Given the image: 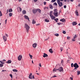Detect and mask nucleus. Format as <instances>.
Returning <instances> with one entry per match:
<instances>
[{"label":"nucleus","mask_w":80,"mask_h":80,"mask_svg":"<svg viewBox=\"0 0 80 80\" xmlns=\"http://www.w3.org/2000/svg\"><path fill=\"white\" fill-rule=\"evenodd\" d=\"M74 67L75 68L74 69H73V71L74 72H75L76 71V70H77L78 68L79 67V66H78V64H77V63H75L73 65Z\"/></svg>","instance_id":"f257e3e1"},{"label":"nucleus","mask_w":80,"mask_h":80,"mask_svg":"<svg viewBox=\"0 0 80 80\" xmlns=\"http://www.w3.org/2000/svg\"><path fill=\"white\" fill-rule=\"evenodd\" d=\"M24 27L27 30V33H28V32H29V29H30V26L28 25L27 24L25 23V24Z\"/></svg>","instance_id":"f03ea898"},{"label":"nucleus","mask_w":80,"mask_h":80,"mask_svg":"<svg viewBox=\"0 0 80 80\" xmlns=\"http://www.w3.org/2000/svg\"><path fill=\"white\" fill-rule=\"evenodd\" d=\"M22 58V55H19L18 57V60L19 61H21Z\"/></svg>","instance_id":"7ed1b4c3"},{"label":"nucleus","mask_w":80,"mask_h":80,"mask_svg":"<svg viewBox=\"0 0 80 80\" xmlns=\"http://www.w3.org/2000/svg\"><path fill=\"white\" fill-rule=\"evenodd\" d=\"M58 3V5H59V7H62V5H63V3H62V2H60V1H59V2H57Z\"/></svg>","instance_id":"20e7f679"},{"label":"nucleus","mask_w":80,"mask_h":80,"mask_svg":"<svg viewBox=\"0 0 80 80\" xmlns=\"http://www.w3.org/2000/svg\"><path fill=\"white\" fill-rule=\"evenodd\" d=\"M58 71H59V72H62V71H63V68L62 67H60L58 69Z\"/></svg>","instance_id":"39448f33"},{"label":"nucleus","mask_w":80,"mask_h":80,"mask_svg":"<svg viewBox=\"0 0 80 80\" xmlns=\"http://www.w3.org/2000/svg\"><path fill=\"white\" fill-rule=\"evenodd\" d=\"M37 12V9H34L32 10V12L33 13H34V14L36 13Z\"/></svg>","instance_id":"423d86ee"},{"label":"nucleus","mask_w":80,"mask_h":80,"mask_svg":"<svg viewBox=\"0 0 80 80\" xmlns=\"http://www.w3.org/2000/svg\"><path fill=\"white\" fill-rule=\"evenodd\" d=\"M72 25L73 26H74V25H77V23L76 22H72Z\"/></svg>","instance_id":"0eeeda50"},{"label":"nucleus","mask_w":80,"mask_h":80,"mask_svg":"<svg viewBox=\"0 0 80 80\" xmlns=\"http://www.w3.org/2000/svg\"><path fill=\"white\" fill-rule=\"evenodd\" d=\"M54 15L55 16V17L58 16V12H54L53 13Z\"/></svg>","instance_id":"6e6552de"},{"label":"nucleus","mask_w":80,"mask_h":80,"mask_svg":"<svg viewBox=\"0 0 80 80\" xmlns=\"http://www.w3.org/2000/svg\"><path fill=\"white\" fill-rule=\"evenodd\" d=\"M51 17V18H52V20H54L55 18V17L53 15H52L51 16H50Z\"/></svg>","instance_id":"1a4fd4ad"},{"label":"nucleus","mask_w":80,"mask_h":80,"mask_svg":"<svg viewBox=\"0 0 80 80\" xmlns=\"http://www.w3.org/2000/svg\"><path fill=\"white\" fill-rule=\"evenodd\" d=\"M3 39L4 40L5 42H6L7 41V37L5 36H3Z\"/></svg>","instance_id":"9d476101"},{"label":"nucleus","mask_w":80,"mask_h":80,"mask_svg":"<svg viewBox=\"0 0 80 80\" xmlns=\"http://www.w3.org/2000/svg\"><path fill=\"white\" fill-rule=\"evenodd\" d=\"M48 57V55L45 53H44V55H43V57L45 58V57Z\"/></svg>","instance_id":"9b49d317"},{"label":"nucleus","mask_w":80,"mask_h":80,"mask_svg":"<svg viewBox=\"0 0 80 80\" xmlns=\"http://www.w3.org/2000/svg\"><path fill=\"white\" fill-rule=\"evenodd\" d=\"M24 18H25V19H27V20H29V18H28V16L25 15L24 16Z\"/></svg>","instance_id":"f8f14e48"},{"label":"nucleus","mask_w":80,"mask_h":80,"mask_svg":"<svg viewBox=\"0 0 80 80\" xmlns=\"http://www.w3.org/2000/svg\"><path fill=\"white\" fill-rule=\"evenodd\" d=\"M37 44L36 43H34L33 44L32 47L34 48H36V47H37Z\"/></svg>","instance_id":"ddd939ff"},{"label":"nucleus","mask_w":80,"mask_h":80,"mask_svg":"<svg viewBox=\"0 0 80 80\" xmlns=\"http://www.w3.org/2000/svg\"><path fill=\"white\" fill-rule=\"evenodd\" d=\"M60 21H61L62 22H66V20L64 19V18H63L62 19H60Z\"/></svg>","instance_id":"4468645a"},{"label":"nucleus","mask_w":80,"mask_h":80,"mask_svg":"<svg viewBox=\"0 0 80 80\" xmlns=\"http://www.w3.org/2000/svg\"><path fill=\"white\" fill-rule=\"evenodd\" d=\"M49 51L51 53H53V51H52V49H49Z\"/></svg>","instance_id":"2eb2a0df"},{"label":"nucleus","mask_w":80,"mask_h":80,"mask_svg":"<svg viewBox=\"0 0 80 80\" xmlns=\"http://www.w3.org/2000/svg\"><path fill=\"white\" fill-rule=\"evenodd\" d=\"M75 13H76V15H77V16H78L79 14H78V11L77 10L76 11Z\"/></svg>","instance_id":"dca6fc26"},{"label":"nucleus","mask_w":80,"mask_h":80,"mask_svg":"<svg viewBox=\"0 0 80 80\" xmlns=\"http://www.w3.org/2000/svg\"><path fill=\"white\" fill-rule=\"evenodd\" d=\"M12 63V61L11 60H8V62H6L7 63Z\"/></svg>","instance_id":"f3484780"},{"label":"nucleus","mask_w":80,"mask_h":80,"mask_svg":"<svg viewBox=\"0 0 80 80\" xmlns=\"http://www.w3.org/2000/svg\"><path fill=\"white\" fill-rule=\"evenodd\" d=\"M32 73H31V74L29 75V78H30V79H32Z\"/></svg>","instance_id":"a211bd4d"},{"label":"nucleus","mask_w":80,"mask_h":80,"mask_svg":"<svg viewBox=\"0 0 80 80\" xmlns=\"http://www.w3.org/2000/svg\"><path fill=\"white\" fill-rule=\"evenodd\" d=\"M37 11H38V12H39V13H41V10L40 9L38 8L37 9Z\"/></svg>","instance_id":"6ab92c4d"},{"label":"nucleus","mask_w":80,"mask_h":80,"mask_svg":"<svg viewBox=\"0 0 80 80\" xmlns=\"http://www.w3.org/2000/svg\"><path fill=\"white\" fill-rule=\"evenodd\" d=\"M12 11L13 10H12V9L10 8L8 10V12H12Z\"/></svg>","instance_id":"aec40b11"},{"label":"nucleus","mask_w":80,"mask_h":80,"mask_svg":"<svg viewBox=\"0 0 80 80\" xmlns=\"http://www.w3.org/2000/svg\"><path fill=\"white\" fill-rule=\"evenodd\" d=\"M49 8L51 9H53V6H52V5L51 4L49 5Z\"/></svg>","instance_id":"412c9836"},{"label":"nucleus","mask_w":80,"mask_h":80,"mask_svg":"<svg viewBox=\"0 0 80 80\" xmlns=\"http://www.w3.org/2000/svg\"><path fill=\"white\" fill-rule=\"evenodd\" d=\"M32 24H35V23H36V22H35V21L34 19H33L32 21Z\"/></svg>","instance_id":"4be33fe9"},{"label":"nucleus","mask_w":80,"mask_h":80,"mask_svg":"<svg viewBox=\"0 0 80 80\" xmlns=\"http://www.w3.org/2000/svg\"><path fill=\"white\" fill-rule=\"evenodd\" d=\"M22 12L23 14H25L26 13V11L24 10L22 11Z\"/></svg>","instance_id":"5701e85b"},{"label":"nucleus","mask_w":80,"mask_h":80,"mask_svg":"<svg viewBox=\"0 0 80 80\" xmlns=\"http://www.w3.org/2000/svg\"><path fill=\"white\" fill-rule=\"evenodd\" d=\"M52 12H53L52 11H51L49 13V15H50V16H51V15H52Z\"/></svg>","instance_id":"b1692460"},{"label":"nucleus","mask_w":80,"mask_h":80,"mask_svg":"<svg viewBox=\"0 0 80 80\" xmlns=\"http://www.w3.org/2000/svg\"><path fill=\"white\" fill-rule=\"evenodd\" d=\"M54 19V21H55L56 22H58V18H56Z\"/></svg>","instance_id":"393cba45"},{"label":"nucleus","mask_w":80,"mask_h":80,"mask_svg":"<svg viewBox=\"0 0 80 80\" xmlns=\"http://www.w3.org/2000/svg\"><path fill=\"white\" fill-rule=\"evenodd\" d=\"M12 71H13V72H17L18 71L16 69H14L12 70Z\"/></svg>","instance_id":"a878e982"},{"label":"nucleus","mask_w":80,"mask_h":80,"mask_svg":"<svg viewBox=\"0 0 80 80\" xmlns=\"http://www.w3.org/2000/svg\"><path fill=\"white\" fill-rule=\"evenodd\" d=\"M45 21L46 22H49V21H50L48 19H45Z\"/></svg>","instance_id":"bb28decb"},{"label":"nucleus","mask_w":80,"mask_h":80,"mask_svg":"<svg viewBox=\"0 0 80 80\" xmlns=\"http://www.w3.org/2000/svg\"><path fill=\"white\" fill-rule=\"evenodd\" d=\"M54 35H55V36H56L57 37H58V36H59V34L58 33H55L54 34Z\"/></svg>","instance_id":"cd10ccee"},{"label":"nucleus","mask_w":80,"mask_h":80,"mask_svg":"<svg viewBox=\"0 0 80 80\" xmlns=\"http://www.w3.org/2000/svg\"><path fill=\"white\" fill-rule=\"evenodd\" d=\"M57 11H58V10L57 9H55L54 10V12H57Z\"/></svg>","instance_id":"c85d7f7f"},{"label":"nucleus","mask_w":80,"mask_h":80,"mask_svg":"<svg viewBox=\"0 0 80 80\" xmlns=\"http://www.w3.org/2000/svg\"><path fill=\"white\" fill-rule=\"evenodd\" d=\"M0 62L2 64H5V63L4 62H2V61H0Z\"/></svg>","instance_id":"c756f323"},{"label":"nucleus","mask_w":80,"mask_h":80,"mask_svg":"<svg viewBox=\"0 0 80 80\" xmlns=\"http://www.w3.org/2000/svg\"><path fill=\"white\" fill-rule=\"evenodd\" d=\"M12 13H10L9 14V15L10 17H12Z\"/></svg>","instance_id":"7c9ffc66"},{"label":"nucleus","mask_w":80,"mask_h":80,"mask_svg":"<svg viewBox=\"0 0 80 80\" xmlns=\"http://www.w3.org/2000/svg\"><path fill=\"white\" fill-rule=\"evenodd\" d=\"M56 2V0H52L51 2L52 3H53V2Z\"/></svg>","instance_id":"2f4dec72"},{"label":"nucleus","mask_w":80,"mask_h":80,"mask_svg":"<svg viewBox=\"0 0 80 80\" xmlns=\"http://www.w3.org/2000/svg\"><path fill=\"white\" fill-rule=\"evenodd\" d=\"M9 76L11 77V78H13V75H12V74H10Z\"/></svg>","instance_id":"473e14b6"},{"label":"nucleus","mask_w":80,"mask_h":80,"mask_svg":"<svg viewBox=\"0 0 80 80\" xmlns=\"http://www.w3.org/2000/svg\"><path fill=\"white\" fill-rule=\"evenodd\" d=\"M58 69H56L54 68V69H53V72H56V71L57 70H58Z\"/></svg>","instance_id":"72a5a7b5"},{"label":"nucleus","mask_w":80,"mask_h":80,"mask_svg":"<svg viewBox=\"0 0 80 80\" xmlns=\"http://www.w3.org/2000/svg\"><path fill=\"white\" fill-rule=\"evenodd\" d=\"M29 57H30L31 59H32V55H31L30 54H29Z\"/></svg>","instance_id":"f704fd0d"},{"label":"nucleus","mask_w":80,"mask_h":80,"mask_svg":"<svg viewBox=\"0 0 80 80\" xmlns=\"http://www.w3.org/2000/svg\"><path fill=\"white\" fill-rule=\"evenodd\" d=\"M77 35H75L73 37L74 38H77Z\"/></svg>","instance_id":"c9c22d12"},{"label":"nucleus","mask_w":80,"mask_h":80,"mask_svg":"<svg viewBox=\"0 0 80 80\" xmlns=\"http://www.w3.org/2000/svg\"><path fill=\"white\" fill-rule=\"evenodd\" d=\"M0 17H2V13L1 11H0Z\"/></svg>","instance_id":"e433bc0d"},{"label":"nucleus","mask_w":80,"mask_h":80,"mask_svg":"<svg viewBox=\"0 0 80 80\" xmlns=\"http://www.w3.org/2000/svg\"><path fill=\"white\" fill-rule=\"evenodd\" d=\"M75 38H73L72 39V40L73 41V42H75Z\"/></svg>","instance_id":"4c0bfd02"},{"label":"nucleus","mask_w":80,"mask_h":80,"mask_svg":"<svg viewBox=\"0 0 80 80\" xmlns=\"http://www.w3.org/2000/svg\"><path fill=\"white\" fill-rule=\"evenodd\" d=\"M63 33V34H65L66 33V32L65 31H63L62 32Z\"/></svg>","instance_id":"58836bf2"},{"label":"nucleus","mask_w":80,"mask_h":80,"mask_svg":"<svg viewBox=\"0 0 80 80\" xmlns=\"http://www.w3.org/2000/svg\"><path fill=\"white\" fill-rule=\"evenodd\" d=\"M57 23L58 25H61V24H62V23H61L60 22Z\"/></svg>","instance_id":"ea45409f"},{"label":"nucleus","mask_w":80,"mask_h":80,"mask_svg":"<svg viewBox=\"0 0 80 80\" xmlns=\"http://www.w3.org/2000/svg\"><path fill=\"white\" fill-rule=\"evenodd\" d=\"M18 8H19V10H20V12H22V8H21L20 7H19Z\"/></svg>","instance_id":"a19ab883"},{"label":"nucleus","mask_w":80,"mask_h":80,"mask_svg":"<svg viewBox=\"0 0 80 80\" xmlns=\"http://www.w3.org/2000/svg\"><path fill=\"white\" fill-rule=\"evenodd\" d=\"M54 5L57 6V3L56 2H55L54 3Z\"/></svg>","instance_id":"79ce46f5"},{"label":"nucleus","mask_w":80,"mask_h":80,"mask_svg":"<svg viewBox=\"0 0 80 80\" xmlns=\"http://www.w3.org/2000/svg\"><path fill=\"white\" fill-rule=\"evenodd\" d=\"M80 71H78V74L77 75H80Z\"/></svg>","instance_id":"37998d69"},{"label":"nucleus","mask_w":80,"mask_h":80,"mask_svg":"<svg viewBox=\"0 0 80 80\" xmlns=\"http://www.w3.org/2000/svg\"><path fill=\"white\" fill-rule=\"evenodd\" d=\"M0 67H3V64H0Z\"/></svg>","instance_id":"c03bdc74"},{"label":"nucleus","mask_w":80,"mask_h":80,"mask_svg":"<svg viewBox=\"0 0 80 80\" xmlns=\"http://www.w3.org/2000/svg\"><path fill=\"white\" fill-rule=\"evenodd\" d=\"M61 62L62 64V63H63V62H64L63 60H62L61 61Z\"/></svg>","instance_id":"a18cd8bd"},{"label":"nucleus","mask_w":80,"mask_h":80,"mask_svg":"<svg viewBox=\"0 0 80 80\" xmlns=\"http://www.w3.org/2000/svg\"><path fill=\"white\" fill-rule=\"evenodd\" d=\"M39 67H42V65H41V63H39Z\"/></svg>","instance_id":"49530a36"},{"label":"nucleus","mask_w":80,"mask_h":80,"mask_svg":"<svg viewBox=\"0 0 80 80\" xmlns=\"http://www.w3.org/2000/svg\"><path fill=\"white\" fill-rule=\"evenodd\" d=\"M57 76H55V75H54V76H53L52 77V78H54V77H57Z\"/></svg>","instance_id":"de8ad7c7"},{"label":"nucleus","mask_w":80,"mask_h":80,"mask_svg":"<svg viewBox=\"0 0 80 80\" xmlns=\"http://www.w3.org/2000/svg\"><path fill=\"white\" fill-rule=\"evenodd\" d=\"M2 72H7V70H2Z\"/></svg>","instance_id":"09e8293b"},{"label":"nucleus","mask_w":80,"mask_h":80,"mask_svg":"<svg viewBox=\"0 0 80 80\" xmlns=\"http://www.w3.org/2000/svg\"><path fill=\"white\" fill-rule=\"evenodd\" d=\"M70 79H71V80H73V78H72V77H70Z\"/></svg>","instance_id":"8fccbe9b"},{"label":"nucleus","mask_w":80,"mask_h":80,"mask_svg":"<svg viewBox=\"0 0 80 80\" xmlns=\"http://www.w3.org/2000/svg\"><path fill=\"white\" fill-rule=\"evenodd\" d=\"M47 4V2H44V4L45 5H46V4Z\"/></svg>","instance_id":"3c124183"},{"label":"nucleus","mask_w":80,"mask_h":80,"mask_svg":"<svg viewBox=\"0 0 80 80\" xmlns=\"http://www.w3.org/2000/svg\"><path fill=\"white\" fill-rule=\"evenodd\" d=\"M64 8H67V6L66 5H64Z\"/></svg>","instance_id":"603ef678"},{"label":"nucleus","mask_w":80,"mask_h":80,"mask_svg":"<svg viewBox=\"0 0 80 80\" xmlns=\"http://www.w3.org/2000/svg\"><path fill=\"white\" fill-rule=\"evenodd\" d=\"M71 65L72 67H73V63H71Z\"/></svg>","instance_id":"864d4df0"},{"label":"nucleus","mask_w":80,"mask_h":80,"mask_svg":"<svg viewBox=\"0 0 80 80\" xmlns=\"http://www.w3.org/2000/svg\"><path fill=\"white\" fill-rule=\"evenodd\" d=\"M32 78H33V79H34L35 78L34 77V76L32 75Z\"/></svg>","instance_id":"5fc2aeb1"},{"label":"nucleus","mask_w":80,"mask_h":80,"mask_svg":"<svg viewBox=\"0 0 80 80\" xmlns=\"http://www.w3.org/2000/svg\"><path fill=\"white\" fill-rule=\"evenodd\" d=\"M7 19H6L5 20V24L7 23Z\"/></svg>","instance_id":"6e6d98bb"},{"label":"nucleus","mask_w":80,"mask_h":80,"mask_svg":"<svg viewBox=\"0 0 80 80\" xmlns=\"http://www.w3.org/2000/svg\"><path fill=\"white\" fill-rule=\"evenodd\" d=\"M5 35H6V36L7 37H8V34H5Z\"/></svg>","instance_id":"4d7b16f0"},{"label":"nucleus","mask_w":80,"mask_h":80,"mask_svg":"<svg viewBox=\"0 0 80 80\" xmlns=\"http://www.w3.org/2000/svg\"><path fill=\"white\" fill-rule=\"evenodd\" d=\"M49 39V38H48L47 39H46L45 40H48Z\"/></svg>","instance_id":"13d9d810"},{"label":"nucleus","mask_w":80,"mask_h":80,"mask_svg":"<svg viewBox=\"0 0 80 80\" xmlns=\"http://www.w3.org/2000/svg\"><path fill=\"white\" fill-rule=\"evenodd\" d=\"M68 38H70V37H68L67 39H68Z\"/></svg>","instance_id":"bf43d9fd"},{"label":"nucleus","mask_w":80,"mask_h":80,"mask_svg":"<svg viewBox=\"0 0 80 80\" xmlns=\"http://www.w3.org/2000/svg\"><path fill=\"white\" fill-rule=\"evenodd\" d=\"M38 0H34V1L35 2H37V1Z\"/></svg>","instance_id":"052dcab7"},{"label":"nucleus","mask_w":80,"mask_h":80,"mask_svg":"<svg viewBox=\"0 0 80 80\" xmlns=\"http://www.w3.org/2000/svg\"><path fill=\"white\" fill-rule=\"evenodd\" d=\"M78 7H80V3L78 4Z\"/></svg>","instance_id":"680f3d73"},{"label":"nucleus","mask_w":80,"mask_h":80,"mask_svg":"<svg viewBox=\"0 0 80 80\" xmlns=\"http://www.w3.org/2000/svg\"><path fill=\"white\" fill-rule=\"evenodd\" d=\"M3 62H6V60H5V59H3Z\"/></svg>","instance_id":"e2e57ef3"},{"label":"nucleus","mask_w":80,"mask_h":80,"mask_svg":"<svg viewBox=\"0 0 80 80\" xmlns=\"http://www.w3.org/2000/svg\"><path fill=\"white\" fill-rule=\"evenodd\" d=\"M57 2H58L60 1V0H57Z\"/></svg>","instance_id":"0e129e2a"},{"label":"nucleus","mask_w":80,"mask_h":80,"mask_svg":"<svg viewBox=\"0 0 80 80\" xmlns=\"http://www.w3.org/2000/svg\"><path fill=\"white\" fill-rule=\"evenodd\" d=\"M71 2H73V0H70Z\"/></svg>","instance_id":"69168bd1"},{"label":"nucleus","mask_w":80,"mask_h":80,"mask_svg":"<svg viewBox=\"0 0 80 80\" xmlns=\"http://www.w3.org/2000/svg\"><path fill=\"white\" fill-rule=\"evenodd\" d=\"M18 1L20 2H22V0H18Z\"/></svg>","instance_id":"338daca9"},{"label":"nucleus","mask_w":80,"mask_h":80,"mask_svg":"<svg viewBox=\"0 0 80 80\" xmlns=\"http://www.w3.org/2000/svg\"><path fill=\"white\" fill-rule=\"evenodd\" d=\"M65 2H67V0H64Z\"/></svg>","instance_id":"774afa93"}]
</instances>
